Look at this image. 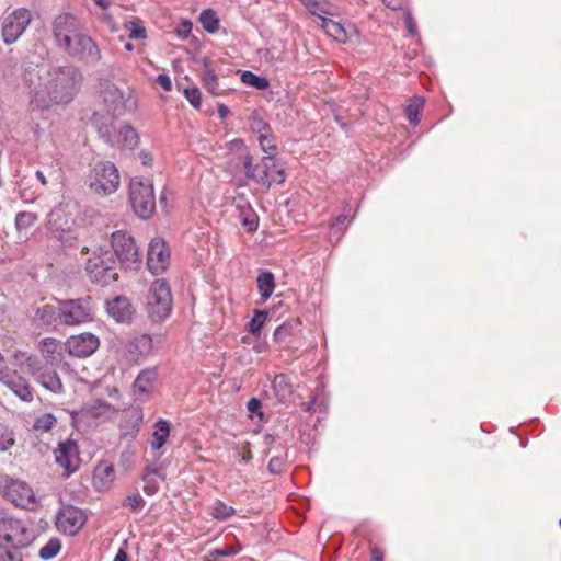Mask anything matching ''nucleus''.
<instances>
[{"instance_id": "obj_1", "label": "nucleus", "mask_w": 561, "mask_h": 561, "mask_svg": "<svg viewBox=\"0 0 561 561\" xmlns=\"http://www.w3.org/2000/svg\"><path fill=\"white\" fill-rule=\"evenodd\" d=\"M32 110H48L53 105L68 104L80 89L82 75L72 66L28 70L24 77Z\"/></svg>"}, {"instance_id": "obj_2", "label": "nucleus", "mask_w": 561, "mask_h": 561, "mask_svg": "<svg viewBox=\"0 0 561 561\" xmlns=\"http://www.w3.org/2000/svg\"><path fill=\"white\" fill-rule=\"evenodd\" d=\"M226 147L231 154L227 162L228 170L234 171L242 165L245 178L265 190H270L274 183L285 182L284 169L277 163L275 157L265 156L254 164L253 157L242 139L236 138L227 142Z\"/></svg>"}, {"instance_id": "obj_3", "label": "nucleus", "mask_w": 561, "mask_h": 561, "mask_svg": "<svg viewBox=\"0 0 561 561\" xmlns=\"http://www.w3.org/2000/svg\"><path fill=\"white\" fill-rule=\"evenodd\" d=\"M35 539L30 523L12 515L0 517V558L3 561H24V550Z\"/></svg>"}, {"instance_id": "obj_4", "label": "nucleus", "mask_w": 561, "mask_h": 561, "mask_svg": "<svg viewBox=\"0 0 561 561\" xmlns=\"http://www.w3.org/2000/svg\"><path fill=\"white\" fill-rule=\"evenodd\" d=\"M153 351L151 335L147 333L128 334L119 340L117 354L130 365L145 362Z\"/></svg>"}, {"instance_id": "obj_5", "label": "nucleus", "mask_w": 561, "mask_h": 561, "mask_svg": "<svg viewBox=\"0 0 561 561\" xmlns=\"http://www.w3.org/2000/svg\"><path fill=\"white\" fill-rule=\"evenodd\" d=\"M129 199L137 216L149 218L156 208L152 182L141 176L133 178L129 184Z\"/></svg>"}, {"instance_id": "obj_6", "label": "nucleus", "mask_w": 561, "mask_h": 561, "mask_svg": "<svg viewBox=\"0 0 561 561\" xmlns=\"http://www.w3.org/2000/svg\"><path fill=\"white\" fill-rule=\"evenodd\" d=\"M69 204L60 203L48 215V229L65 247H72L77 237L73 233L75 218Z\"/></svg>"}, {"instance_id": "obj_7", "label": "nucleus", "mask_w": 561, "mask_h": 561, "mask_svg": "<svg viewBox=\"0 0 561 561\" xmlns=\"http://www.w3.org/2000/svg\"><path fill=\"white\" fill-rule=\"evenodd\" d=\"M33 21L31 10L16 8L8 12L0 20L1 39L5 45H12L25 33Z\"/></svg>"}, {"instance_id": "obj_8", "label": "nucleus", "mask_w": 561, "mask_h": 561, "mask_svg": "<svg viewBox=\"0 0 561 561\" xmlns=\"http://www.w3.org/2000/svg\"><path fill=\"white\" fill-rule=\"evenodd\" d=\"M172 309V295L168 283L163 279L154 280L147 297V310L153 321H163L170 316Z\"/></svg>"}, {"instance_id": "obj_9", "label": "nucleus", "mask_w": 561, "mask_h": 561, "mask_svg": "<svg viewBox=\"0 0 561 561\" xmlns=\"http://www.w3.org/2000/svg\"><path fill=\"white\" fill-rule=\"evenodd\" d=\"M111 243L113 251L126 270H138L141 256L134 238L126 231L118 230L112 233Z\"/></svg>"}, {"instance_id": "obj_10", "label": "nucleus", "mask_w": 561, "mask_h": 561, "mask_svg": "<svg viewBox=\"0 0 561 561\" xmlns=\"http://www.w3.org/2000/svg\"><path fill=\"white\" fill-rule=\"evenodd\" d=\"M112 254L107 250L99 248L98 251L93 252L92 256L88 257L85 270L92 282L108 285L117 279Z\"/></svg>"}, {"instance_id": "obj_11", "label": "nucleus", "mask_w": 561, "mask_h": 561, "mask_svg": "<svg viewBox=\"0 0 561 561\" xmlns=\"http://www.w3.org/2000/svg\"><path fill=\"white\" fill-rule=\"evenodd\" d=\"M119 174L111 161L98 162L91 172L90 188L99 195H110L119 186Z\"/></svg>"}, {"instance_id": "obj_12", "label": "nucleus", "mask_w": 561, "mask_h": 561, "mask_svg": "<svg viewBox=\"0 0 561 561\" xmlns=\"http://www.w3.org/2000/svg\"><path fill=\"white\" fill-rule=\"evenodd\" d=\"M62 50L70 58L88 66H96L102 59L98 43L84 33V31L73 38L69 46L65 47Z\"/></svg>"}, {"instance_id": "obj_13", "label": "nucleus", "mask_w": 561, "mask_h": 561, "mask_svg": "<svg viewBox=\"0 0 561 561\" xmlns=\"http://www.w3.org/2000/svg\"><path fill=\"white\" fill-rule=\"evenodd\" d=\"M60 324L79 325L93 320V308L90 297L60 300Z\"/></svg>"}, {"instance_id": "obj_14", "label": "nucleus", "mask_w": 561, "mask_h": 561, "mask_svg": "<svg viewBox=\"0 0 561 561\" xmlns=\"http://www.w3.org/2000/svg\"><path fill=\"white\" fill-rule=\"evenodd\" d=\"M84 31L80 19L71 13L57 15L51 25V32L56 45L61 50L69 46L71 41Z\"/></svg>"}, {"instance_id": "obj_15", "label": "nucleus", "mask_w": 561, "mask_h": 561, "mask_svg": "<svg viewBox=\"0 0 561 561\" xmlns=\"http://www.w3.org/2000/svg\"><path fill=\"white\" fill-rule=\"evenodd\" d=\"M117 410L111 403L101 399H92L85 402L79 410L73 411L71 416L78 421H95L99 423L111 420Z\"/></svg>"}, {"instance_id": "obj_16", "label": "nucleus", "mask_w": 561, "mask_h": 561, "mask_svg": "<svg viewBox=\"0 0 561 561\" xmlns=\"http://www.w3.org/2000/svg\"><path fill=\"white\" fill-rule=\"evenodd\" d=\"M85 522L87 514L84 511L72 505L62 506L56 516L57 529L69 536L76 535Z\"/></svg>"}, {"instance_id": "obj_17", "label": "nucleus", "mask_w": 561, "mask_h": 561, "mask_svg": "<svg viewBox=\"0 0 561 561\" xmlns=\"http://www.w3.org/2000/svg\"><path fill=\"white\" fill-rule=\"evenodd\" d=\"M56 463L64 469V476L69 477L79 468L80 457L78 445L72 439H66L58 444L54 450Z\"/></svg>"}, {"instance_id": "obj_18", "label": "nucleus", "mask_w": 561, "mask_h": 561, "mask_svg": "<svg viewBox=\"0 0 561 561\" xmlns=\"http://www.w3.org/2000/svg\"><path fill=\"white\" fill-rule=\"evenodd\" d=\"M100 93L104 103L114 115H121L127 108V103L131 99L130 92L124 93L110 80L100 82Z\"/></svg>"}, {"instance_id": "obj_19", "label": "nucleus", "mask_w": 561, "mask_h": 561, "mask_svg": "<svg viewBox=\"0 0 561 561\" xmlns=\"http://www.w3.org/2000/svg\"><path fill=\"white\" fill-rule=\"evenodd\" d=\"M170 264V251L162 238H154L149 243L147 266L152 274L163 273Z\"/></svg>"}, {"instance_id": "obj_20", "label": "nucleus", "mask_w": 561, "mask_h": 561, "mask_svg": "<svg viewBox=\"0 0 561 561\" xmlns=\"http://www.w3.org/2000/svg\"><path fill=\"white\" fill-rule=\"evenodd\" d=\"M99 345V337L92 333L72 335L65 344L70 355L81 358L92 355Z\"/></svg>"}, {"instance_id": "obj_21", "label": "nucleus", "mask_w": 561, "mask_h": 561, "mask_svg": "<svg viewBox=\"0 0 561 561\" xmlns=\"http://www.w3.org/2000/svg\"><path fill=\"white\" fill-rule=\"evenodd\" d=\"M0 382L5 385L21 400L25 402L33 400V392L27 380L20 376L16 370L7 367L0 369Z\"/></svg>"}, {"instance_id": "obj_22", "label": "nucleus", "mask_w": 561, "mask_h": 561, "mask_svg": "<svg viewBox=\"0 0 561 561\" xmlns=\"http://www.w3.org/2000/svg\"><path fill=\"white\" fill-rule=\"evenodd\" d=\"M4 495L20 507H28L35 503V495L27 483L20 480H10L4 488Z\"/></svg>"}, {"instance_id": "obj_23", "label": "nucleus", "mask_w": 561, "mask_h": 561, "mask_svg": "<svg viewBox=\"0 0 561 561\" xmlns=\"http://www.w3.org/2000/svg\"><path fill=\"white\" fill-rule=\"evenodd\" d=\"M114 479L115 471L112 463L102 461L93 470L92 484L96 491L110 490Z\"/></svg>"}, {"instance_id": "obj_24", "label": "nucleus", "mask_w": 561, "mask_h": 561, "mask_svg": "<svg viewBox=\"0 0 561 561\" xmlns=\"http://www.w3.org/2000/svg\"><path fill=\"white\" fill-rule=\"evenodd\" d=\"M106 310L110 317L116 322H129L133 316V308L129 300L126 297H115L107 301Z\"/></svg>"}, {"instance_id": "obj_25", "label": "nucleus", "mask_w": 561, "mask_h": 561, "mask_svg": "<svg viewBox=\"0 0 561 561\" xmlns=\"http://www.w3.org/2000/svg\"><path fill=\"white\" fill-rule=\"evenodd\" d=\"M158 377L156 367L142 369L134 381L135 394L140 399L141 397L149 396L153 390L154 381Z\"/></svg>"}, {"instance_id": "obj_26", "label": "nucleus", "mask_w": 561, "mask_h": 561, "mask_svg": "<svg viewBox=\"0 0 561 561\" xmlns=\"http://www.w3.org/2000/svg\"><path fill=\"white\" fill-rule=\"evenodd\" d=\"M204 70L202 73V81L204 88L214 96H220L226 93V89H222L219 84V79L215 70L210 67V61L205 58L203 60Z\"/></svg>"}, {"instance_id": "obj_27", "label": "nucleus", "mask_w": 561, "mask_h": 561, "mask_svg": "<svg viewBox=\"0 0 561 561\" xmlns=\"http://www.w3.org/2000/svg\"><path fill=\"white\" fill-rule=\"evenodd\" d=\"M272 389L274 397L280 403H287L290 401L293 397V385L285 374H278L274 377L272 381Z\"/></svg>"}, {"instance_id": "obj_28", "label": "nucleus", "mask_w": 561, "mask_h": 561, "mask_svg": "<svg viewBox=\"0 0 561 561\" xmlns=\"http://www.w3.org/2000/svg\"><path fill=\"white\" fill-rule=\"evenodd\" d=\"M310 14L319 19V23L335 14V8L327 0H299Z\"/></svg>"}, {"instance_id": "obj_29", "label": "nucleus", "mask_w": 561, "mask_h": 561, "mask_svg": "<svg viewBox=\"0 0 561 561\" xmlns=\"http://www.w3.org/2000/svg\"><path fill=\"white\" fill-rule=\"evenodd\" d=\"M13 359L15 365L23 371L30 375H37V373L42 369L41 360L34 356L30 355L26 352L15 351L13 354Z\"/></svg>"}, {"instance_id": "obj_30", "label": "nucleus", "mask_w": 561, "mask_h": 561, "mask_svg": "<svg viewBox=\"0 0 561 561\" xmlns=\"http://www.w3.org/2000/svg\"><path fill=\"white\" fill-rule=\"evenodd\" d=\"M60 300H58L57 306L53 305H44L43 307L37 308L36 317L44 325H54L60 324Z\"/></svg>"}, {"instance_id": "obj_31", "label": "nucleus", "mask_w": 561, "mask_h": 561, "mask_svg": "<svg viewBox=\"0 0 561 561\" xmlns=\"http://www.w3.org/2000/svg\"><path fill=\"white\" fill-rule=\"evenodd\" d=\"M169 435H170L169 421L163 420V419H160L159 421H157L153 425L151 448L156 449V450L160 449L165 444Z\"/></svg>"}, {"instance_id": "obj_32", "label": "nucleus", "mask_w": 561, "mask_h": 561, "mask_svg": "<svg viewBox=\"0 0 561 561\" xmlns=\"http://www.w3.org/2000/svg\"><path fill=\"white\" fill-rule=\"evenodd\" d=\"M35 379L47 390L59 393L62 390V383L56 371H38L33 375Z\"/></svg>"}, {"instance_id": "obj_33", "label": "nucleus", "mask_w": 561, "mask_h": 561, "mask_svg": "<svg viewBox=\"0 0 561 561\" xmlns=\"http://www.w3.org/2000/svg\"><path fill=\"white\" fill-rule=\"evenodd\" d=\"M257 290L263 300L268 299L275 289V277L271 272H262L256 278Z\"/></svg>"}, {"instance_id": "obj_34", "label": "nucleus", "mask_w": 561, "mask_h": 561, "mask_svg": "<svg viewBox=\"0 0 561 561\" xmlns=\"http://www.w3.org/2000/svg\"><path fill=\"white\" fill-rule=\"evenodd\" d=\"M319 25L324 30V32L329 36H331L335 41L341 43H345L347 41V33L341 23L327 18L321 23H319Z\"/></svg>"}, {"instance_id": "obj_35", "label": "nucleus", "mask_w": 561, "mask_h": 561, "mask_svg": "<svg viewBox=\"0 0 561 561\" xmlns=\"http://www.w3.org/2000/svg\"><path fill=\"white\" fill-rule=\"evenodd\" d=\"M116 141L124 148L134 149L138 145L139 137L130 125H125L118 130Z\"/></svg>"}, {"instance_id": "obj_36", "label": "nucleus", "mask_w": 561, "mask_h": 561, "mask_svg": "<svg viewBox=\"0 0 561 561\" xmlns=\"http://www.w3.org/2000/svg\"><path fill=\"white\" fill-rule=\"evenodd\" d=\"M39 347L42 351L43 356L47 360H54L55 355L59 354L62 350V344L60 341L53 339V337H45L41 340Z\"/></svg>"}, {"instance_id": "obj_37", "label": "nucleus", "mask_w": 561, "mask_h": 561, "mask_svg": "<svg viewBox=\"0 0 561 561\" xmlns=\"http://www.w3.org/2000/svg\"><path fill=\"white\" fill-rule=\"evenodd\" d=\"M299 322L290 320L278 325L273 334L274 341L282 344L286 342L287 337L295 334V330L299 327Z\"/></svg>"}, {"instance_id": "obj_38", "label": "nucleus", "mask_w": 561, "mask_h": 561, "mask_svg": "<svg viewBox=\"0 0 561 561\" xmlns=\"http://www.w3.org/2000/svg\"><path fill=\"white\" fill-rule=\"evenodd\" d=\"M424 100L422 98H413L410 100L409 104L405 106V115L409 123L413 126H416L420 122V114L423 110Z\"/></svg>"}, {"instance_id": "obj_39", "label": "nucleus", "mask_w": 561, "mask_h": 561, "mask_svg": "<svg viewBox=\"0 0 561 561\" xmlns=\"http://www.w3.org/2000/svg\"><path fill=\"white\" fill-rule=\"evenodd\" d=\"M199 22L203 25V28L213 34L219 28V20L217 14L211 9L203 10L199 14Z\"/></svg>"}, {"instance_id": "obj_40", "label": "nucleus", "mask_w": 561, "mask_h": 561, "mask_svg": "<svg viewBox=\"0 0 561 561\" xmlns=\"http://www.w3.org/2000/svg\"><path fill=\"white\" fill-rule=\"evenodd\" d=\"M125 31L130 39H145L147 37L146 27L140 19H134L124 24Z\"/></svg>"}, {"instance_id": "obj_41", "label": "nucleus", "mask_w": 561, "mask_h": 561, "mask_svg": "<svg viewBox=\"0 0 561 561\" xmlns=\"http://www.w3.org/2000/svg\"><path fill=\"white\" fill-rule=\"evenodd\" d=\"M241 217V225L244 227V229L252 233L257 230L259 227V217L256 213L251 208H241L240 211Z\"/></svg>"}, {"instance_id": "obj_42", "label": "nucleus", "mask_w": 561, "mask_h": 561, "mask_svg": "<svg viewBox=\"0 0 561 561\" xmlns=\"http://www.w3.org/2000/svg\"><path fill=\"white\" fill-rule=\"evenodd\" d=\"M241 545L240 543H237L234 546H226L224 548H218V549H215V550H211L209 551L206 556H205V561H218L219 557H232V556H236L238 552L241 551Z\"/></svg>"}, {"instance_id": "obj_43", "label": "nucleus", "mask_w": 561, "mask_h": 561, "mask_svg": "<svg viewBox=\"0 0 561 561\" xmlns=\"http://www.w3.org/2000/svg\"><path fill=\"white\" fill-rule=\"evenodd\" d=\"M241 81L250 87L257 90H265L270 87L268 80L264 77H260L252 71H243L241 75Z\"/></svg>"}, {"instance_id": "obj_44", "label": "nucleus", "mask_w": 561, "mask_h": 561, "mask_svg": "<svg viewBox=\"0 0 561 561\" xmlns=\"http://www.w3.org/2000/svg\"><path fill=\"white\" fill-rule=\"evenodd\" d=\"M61 549V542L58 538H50L38 552L42 560H50L58 554Z\"/></svg>"}, {"instance_id": "obj_45", "label": "nucleus", "mask_w": 561, "mask_h": 561, "mask_svg": "<svg viewBox=\"0 0 561 561\" xmlns=\"http://www.w3.org/2000/svg\"><path fill=\"white\" fill-rule=\"evenodd\" d=\"M15 443L14 432L9 425L0 423V453L9 450Z\"/></svg>"}, {"instance_id": "obj_46", "label": "nucleus", "mask_w": 561, "mask_h": 561, "mask_svg": "<svg viewBox=\"0 0 561 561\" xmlns=\"http://www.w3.org/2000/svg\"><path fill=\"white\" fill-rule=\"evenodd\" d=\"M236 510L222 501L217 500L211 506V516L216 519L224 520L233 516Z\"/></svg>"}, {"instance_id": "obj_47", "label": "nucleus", "mask_w": 561, "mask_h": 561, "mask_svg": "<svg viewBox=\"0 0 561 561\" xmlns=\"http://www.w3.org/2000/svg\"><path fill=\"white\" fill-rule=\"evenodd\" d=\"M38 220V216L32 211H20L15 216V227L18 230H26Z\"/></svg>"}, {"instance_id": "obj_48", "label": "nucleus", "mask_w": 561, "mask_h": 561, "mask_svg": "<svg viewBox=\"0 0 561 561\" xmlns=\"http://www.w3.org/2000/svg\"><path fill=\"white\" fill-rule=\"evenodd\" d=\"M268 312L265 310H256L253 318L247 324V329L251 334H259L267 319Z\"/></svg>"}, {"instance_id": "obj_49", "label": "nucleus", "mask_w": 561, "mask_h": 561, "mask_svg": "<svg viewBox=\"0 0 561 561\" xmlns=\"http://www.w3.org/2000/svg\"><path fill=\"white\" fill-rule=\"evenodd\" d=\"M250 128L257 136L270 131L268 124L263 119L259 112H253L249 118Z\"/></svg>"}, {"instance_id": "obj_50", "label": "nucleus", "mask_w": 561, "mask_h": 561, "mask_svg": "<svg viewBox=\"0 0 561 561\" xmlns=\"http://www.w3.org/2000/svg\"><path fill=\"white\" fill-rule=\"evenodd\" d=\"M56 417L51 413H45L35 419L33 427L38 431L47 432L53 428Z\"/></svg>"}, {"instance_id": "obj_51", "label": "nucleus", "mask_w": 561, "mask_h": 561, "mask_svg": "<svg viewBox=\"0 0 561 561\" xmlns=\"http://www.w3.org/2000/svg\"><path fill=\"white\" fill-rule=\"evenodd\" d=\"M259 144L261 146V149L267 153V156L275 157L276 153V145L273 136L270 134V131L262 134L257 136Z\"/></svg>"}, {"instance_id": "obj_52", "label": "nucleus", "mask_w": 561, "mask_h": 561, "mask_svg": "<svg viewBox=\"0 0 561 561\" xmlns=\"http://www.w3.org/2000/svg\"><path fill=\"white\" fill-rule=\"evenodd\" d=\"M145 500L138 492L129 494L123 503L124 506L129 507L133 512L141 511L145 507Z\"/></svg>"}, {"instance_id": "obj_53", "label": "nucleus", "mask_w": 561, "mask_h": 561, "mask_svg": "<svg viewBox=\"0 0 561 561\" xmlns=\"http://www.w3.org/2000/svg\"><path fill=\"white\" fill-rule=\"evenodd\" d=\"M286 458L282 455L273 456L267 465V469L272 474H279L284 471Z\"/></svg>"}, {"instance_id": "obj_54", "label": "nucleus", "mask_w": 561, "mask_h": 561, "mask_svg": "<svg viewBox=\"0 0 561 561\" xmlns=\"http://www.w3.org/2000/svg\"><path fill=\"white\" fill-rule=\"evenodd\" d=\"M184 95L192 106L198 108L201 106L202 94L198 88L188 87L184 89Z\"/></svg>"}, {"instance_id": "obj_55", "label": "nucleus", "mask_w": 561, "mask_h": 561, "mask_svg": "<svg viewBox=\"0 0 561 561\" xmlns=\"http://www.w3.org/2000/svg\"><path fill=\"white\" fill-rule=\"evenodd\" d=\"M247 409L250 413V417L257 416L260 421L264 419V412L262 410V402L257 398H251L247 403Z\"/></svg>"}, {"instance_id": "obj_56", "label": "nucleus", "mask_w": 561, "mask_h": 561, "mask_svg": "<svg viewBox=\"0 0 561 561\" xmlns=\"http://www.w3.org/2000/svg\"><path fill=\"white\" fill-rule=\"evenodd\" d=\"M154 472H156L154 470L148 471L147 474L144 477V481H145L144 492L147 495L156 494L158 489H159V485H158L157 481L149 478V474L150 473H154Z\"/></svg>"}, {"instance_id": "obj_57", "label": "nucleus", "mask_w": 561, "mask_h": 561, "mask_svg": "<svg viewBox=\"0 0 561 561\" xmlns=\"http://www.w3.org/2000/svg\"><path fill=\"white\" fill-rule=\"evenodd\" d=\"M157 82L165 90L170 91L172 89V82L169 76L159 75L157 78Z\"/></svg>"}, {"instance_id": "obj_58", "label": "nucleus", "mask_w": 561, "mask_h": 561, "mask_svg": "<svg viewBox=\"0 0 561 561\" xmlns=\"http://www.w3.org/2000/svg\"><path fill=\"white\" fill-rule=\"evenodd\" d=\"M404 22H405V26H407L409 33L411 35H415L416 34V23L410 13H408L405 15Z\"/></svg>"}, {"instance_id": "obj_59", "label": "nucleus", "mask_w": 561, "mask_h": 561, "mask_svg": "<svg viewBox=\"0 0 561 561\" xmlns=\"http://www.w3.org/2000/svg\"><path fill=\"white\" fill-rule=\"evenodd\" d=\"M251 459H252V451L250 448V443H245L242 448L241 461L249 462Z\"/></svg>"}, {"instance_id": "obj_60", "label": "nucleus", "mask_w": 561, "mask_h": 561, "mask_svg": "<svg viewBox=\"0 0 561 561\" xmlns=\"http://www.w3.org/2000/svg\"><path fill=\"white\" fill-rule=\"evenodd\" d=\"M382 560H383V551L378 547L371 548L370 561H382Z\"/></svg>"}, {"instance_id": "obj_61", "label": "nucleus", "mask_w": 561, "mask_h": 561, "mask_svg": "<svg viewBox=\"0 0 561 561\" xmlns=\"http://www.w3.org/2000/svg\"><path fill=\"white\" fill-rule=\"evenodd\" d=\"M129 414H130V416L133 419L136 420V431H138L139 430V425H140V423L142 421V413H141V411L138 410V409H133V410L129 411Z\"/></svg>"}, {"instance_id": "obj_62", "label": "nucleus", "mask_w": 561, "mask_h": 561, "mask_svg": "<svg viewBox=\"0 0 561 561\" xmlns=\"http://www.w3.org/2000/svg\"><path fill=\"white\" fill-rule=\"evenodd\" d=\"M113 130L114 128L112 126H104L99 128L100 134L103 137L107 138L108 141H111V138L113 136Z\"/></svg>"}, {"instance_id": "obj_63", "label": "nucleus", "mask_w": 561, "mask_h": 561, "mask_svg": "<svg viewBox=\"0 0 561 561\" xmlns=\"http://www.w3.org/2000/svg\"><path fill=\"white\" fill-rule=\"evenodd\" d=\"M140 159L144 165H151L152 164V157L149 152L141 151L140 152Z\"/></svg>"}, {"instance_id": "obj_64", "label": "nucleus", "mask_w": 561, "mask_h": 561, "mask_svg": "<svg viewBox=\"0 0 561 561\" xmlns=\"http://www.w3.org/2000/svg\"><path fill=\"white\" fill-rule=\"evenodd\" d=\"M128 557L124 549H119L113 561H127Z\"/></svg>"}]
</instances>
